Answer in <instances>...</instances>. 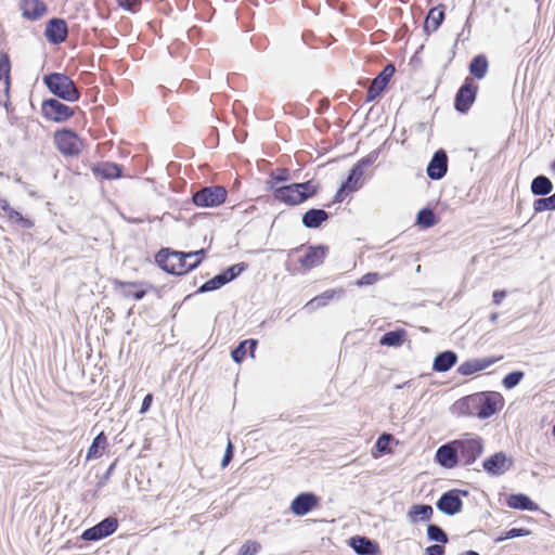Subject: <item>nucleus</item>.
I'll return each mask as SVG.
<instances>
[{
  "label": "nucleus",
  "instance_id": "aec40b11",
  "mask_svg": "<svg viewBox=\"0 0 555 555\" xmlns=\"http://www.w3.org/2000/svg\"><path fill=\"white\" fill-rule=\"evenodd\" d=\"M501 358H494V357H487V358H480V359H469L467 361H464L460 366L457 367V373L463 376H469L477 372L483 371L488 367H490L492 364L498 362Z\"/></svg>",
  "mask_w": 555,
  "mask_h": 555
},
{
  "label": "nucleus",
  "instance_id": "6ab92c4d",
  "mask_svg": "<svg viewBox=\"0 0 555 555\" xmlns=\"http://www.w3.org/2000/svg\"><path fill=\"white\" fill-rule=\"evenodd\" d=\"M328 248L324 245L309 246L305 256L299 259V263L305 269H312L323 263Z\"/></svg>",
  "mask_w": 555,
  "mask_h": 555
},
{
  "label": "nucleus",
  "instance_id": "052dcab7",
  "mask_svg": "<svg viewBox=\"0 0 555 555\" xmlns=\"http://www.w3.org/2000/svg\"><path fill=\"white\" fill-rule=\"evenodd\" d=\"M114 468H115V463L111 464L109 467L107 468L105 478L109 477V475L113 473Z\"/></svg>",
  "mask_w": 555,
  "mask_h": 555
},
{
  "label": "nucleus",
  "instance_id": "ddd939ff",
  "mask_svg": "<svg viewBox=\"0 0 555 555\" xmlns=\"http://www.w3.org/2000/svg\"><path fill=\"white\" fill-rule=\"evenodd\" d=\"M514 461L505 452L499 451L482 462L483 470L490 476H502L512 468Z\"/></svg>",
  "mask_w": 555,
  "mask_h": 555
},
{
  "label": "nucleus",
  "instance_id": "39448f33",
  "mask_svg": "<svg viewBox=\"0 0 555 555\" xmlns=\"http://www.w3.org/2000/svg\"><path fill=\"white\" fill-rule=\"evenodd\" d=\"M155 262L162 270L172 275H183L192 271L186 253L171 250L168 247L157 251Z\"/></svg>",
  "mask_w": 555,
  "mask_h": 555
},
{
  "label": "nucleus",
  "instance_id": "20e7f679",
  "mask_svg": "<svg viewBox=\"0 0 555 555\" xmlns=\"http://www.w3.org/2000/svg\"><path fill=\"white\" fill-rule=\"evenodd\" d=\"M43 83L57 99L66 102H77L80 91L75 81L63 73H50L43 76Z\"/></svg>",
  "mask_w": 555,
  "mask_h": 555
},
{
  "label": "nucleus",
  "instance_id": "3c124183",
  "mask_svg": "<svg viewBox=\"0 0 555 555\" xmlns=\"http://www.w3.org/2000/svg\"><path fill=\"white\" fill-rule=\"evenodd\" d=\"M233 456H234V447H233L231 440H229L227 448H225L223 459L221 461V466L227 467L230 464V462L233 460Z\"/></svg>",
  "mask_w": 555,
  "mask_h": 555
},
{
  "label": "nucleus",
  "instance_id": "13d9d810",
  "mask_svg": "<svg viewBox=\"0 0 555 555\" xmlns=\"http://www.w3.org/2000/svg\"><path fill=\"white\" fill-rule=\"evenodd\" d=\"M505 297H506L505 291H494L493 295H492L493 304L500 305Z\"/></svg>",
  "mask_w": 555,
  "mask_h": 555
},
{
  "label": "nucleus",
  "instance_id": "2f4dec72",
  "mask_svg": "<svg viewBox=\"0 0 555 555\" xmlns=\"http://www.w3.org/2000/svg\"><path fill=\"white\" fill-rule=\"evenodd\" d=\"M336 294H337L336 291L327 289L324 293H322L321 295H318L314 298H312L311 300H309L305 305L304 309L307 310L308 312H313L317 309L326 306L327 302L330 300H332Z\"/></svg>",
  "mask_w": 555,
  "mask_h": 555
},
{
  "label": "nucleus",
  "instance_id": "338daca9",
  "mask_svg": "<svg viewBox=\"0 0 555 555\" xmlns=\"http://www.w3.org/2000/svg\"><path fill=\"white\" fill-rule=\"evenodd\" d=\"M553 196H554V199H555V193L553 194Z\"/></svg>",
  "mask_w": 555,
  "mask_h": 555
},
{
  "label": "nucleus",
  "instance_id": "864d4df0",
  "mask_svg": "<svg viewBox=\"0 0 555 555\" xmlns=\"http://www.w3.org/2000/svg\"><path fill=\"white\" fill-rule=\"evenodd\" d=\"M444 546L440 544H431L426 547L425 555H443Z\"/></svg>",
  "mask_w": 555,
  "mask_h": 555
},
{
  "label": "nucleus",
  "instance_id": "c85d7f7f",
  "mask_svg": "<svg viewBox=\"0 0 555 555\" xmlns=\"http://www.w3.org/2000/svg\"><path fill=\"white\" fill-rule=\"evenodd\" d=\"M434 509L428 504H414L408 512V518L411 522L428 521L433 516Z\"/></svg>",
  "mask_w": 555,
  "mask_h": 555
},
{
  "label": "nucleus",
  "instance_id": "09e8293b",
  "mask_svg": "<svg viewBox=\"0 0 555 555\" xmlns=\"http://www.w3.org/2000/svg\"><path fill=\"white\" fill-rule=\"evenodd\" d=\"M206 250L204 248L186 253L188 259L195 258L193 262H190L192 270L196 269L204 260Z\"/></svg>",
  "mask_w": 555,
  "mask_h": 555
},
{
  "label": "nucleus",
  "instance_id": "de8ad7c7",
  "mask_svg": "<svg viewBox=\"0 0 555 555\" xmlns=\"http://www.w3.org/2000/svg\"><path fill=\"white\" fill-rule=\"evenodd\" d=\"M260 548V543L256 541H247L241 546L238 555H256Z\"/></svg>",
  "mask_w": 555,
  "mask_h": 555
},
{
  "label": "nucleus",
  "instance_id": "f8f14e48",
  "mask_svg": "<svg viewBox=\"0 0 555 555\" xmlns=\"http://www.w3.org/2000/svg\"><path fill=\"white\" fill-rule=\"evenodd\" d=\"M478 87L472 79L466 78L454 98V107L459 113H467L476 100Z\"/></svg>",
  "mask_w": 555,
  "mask_h": 555
},
{
  "label": "nucleus",
  "instance_id": "680f3d73",
  "mask_svg": "<svg viewBox=\"0 0 555 555\" xmlns=\"http://www.w3.org/2000/svg\"><path fill=\"white\" fill-rule=\"evenodd\" d=\"M462 555H479V553H478V552H476V551H472V550H470V551H466V552H464Z\"/></svg>",
  "mask_w": 555,
  "mask_h": 555
},
{
  "label": "nucleus",
  "instance_id": "72a5a7b5",
  "mask_svg": "<svg viewBox=\"0 0 555 555\" xmlns=\"http://www.w3.org/2000/svg\"><path fill=\"white\" fill-rule=\"evenodd\" d=\"M106 443L107 438L103 431L96 435L88 449L87 460L100 457L105 449Z\"/></svg>",
  "mask_w": 555,
  "mask_h": 555
},
{
  "label": "nucleus",
  "instance_id": "9d476101",
  "mask_svg": "<svg viewBox=\"0 0 555 555\" xmlns=\"http://www.w3.org/2000/svg\"><path fill=\"white\" fill-rule=\"evenodd\" d=\"M57 150L65 156H76L80 153L81 141L70 129L57 130L54 134Z\"/></svg>",
  "mask_w": 555,
  "mask_h": 555
},
{
  "label": "nucleus",
  "instance_id": "a19ab883",
  "mask_svg": "<svg viewBox=\"0 0 555 555\" xmlns=\"http://www.w3.org/2000/svg\"><path fill=\"white\" fill-rule=\"evenodd\" d=\"M533 210L535 214L545 210H555V199L553 194L548 197L538 198L533 202Z\"/></svg>",
  "mask_w": 555,
  "mask_h": 555
},
{
  "label": "nucleus",
  "instance_id": "cd10ccee",
  "mask_svg": "<svg viewBox=\"0 0 555 555\" xmlns=\"http://www.w3.org/2000/svg\"><path fill=\"white\" fill-rule=\"evenodd\" d=\"M444 7H437L429 10L425 22H424V30L427 34L436 31L444 20Z\"/></svg>",
  "mask_w": 555,
  "mask_h": 555
},
{
  "label": "nucleus",
  "instance_id": "2eb2a0df",
  "mask_svg": "<svg viewBox=\"0 0 555 555\" xmlns=\"http://www.w3.org/2000/svg\"><path fill=\"white\" fill-rule=\"evenodd\" d=\"M395 72L396 68L392 63H388L382 69V72L371 81V85L366 90V102H373L382 94Z\"/></svg>",
  "mask_w": 555,
  "mask_h": 555
},
{
  "label": "nucleus",
  "instance_id": "5fc2aeb1",
  "mask_svg": "<svg viewBox=\"0 0 555 555\" xmlns=\"http://www.w3.org/2000/svg\"><path fill=\"white\" fill-rule=\"evenodd\" d=\"M348 188H345V184L341 183L340 188L338 189V191L336 192L335 196H334V202H343L345 196L348 194Z\"/></svg>",
  "mask_w": 555,
  "mask_h": 555
},
{
  "label": "nucleus",
  "instance_id": "b1692460",
  "mask_svg": "<svg viewBox=\"0 0 555 555\" xmlns=\"http://www.w3.org/2000/svg\"><path fill=\"white\" fill-rule=\"evenodd\" d=\"M92 172L94 176L106 180L117 179L122 176V166L115 163L102 162L92 167Z\"/></svg>",
  "mask_w": 555,
  "mask_h": 555
},
{
  "label": "nucleus",
  "instance_id": "a18cd8bd",
  "mask_svg": "<svg viewBox=\"0 0 555 555\" xmlns=\"http://www.w3.org/2000/svg\"><path fill=\"white\" fill-rule=\"evenodd\" d=\"M246 353L247 343L243 340L231 351V358L235 363H241L245 359Z\"/></svg>",
  "mask_w": 555,
  "mask_h": 555
},
{
  "label": "nucleus",
  "instance_id": "69168bd1",
  "mask_svg": "<svg viewBox=\"0 0 555 555\" xmlns=\"http://www.w3.org/2000/svg\"><path fill=\"white\" fill-rule=\"evenodd\" d=\"M552 435L555 437V425L552 428Z\"/></svg>",
  "mask_w": 555,
  "mask_h": 555
},
{
  "label": "nucleus",
  "instance_id": "e2e57ef3",
  "mask_svg": "<svg viewBox=\"0 0 555 555\" xmlns=\"http://www.w3.org/2000/svg\"><path fill=\"white\" fill-rule=\"evenodd\" d=\"M498 317H499L498 313H492L491 317H490V320L492 322H495L498 320Z\"/></svg>",
  "mask_w": 555,
  "mask_h": 555
},
{
  "label": "nucleus",
  "instance_id": "4d7b16f0",
  "mask_svg": "<svg viewBox=\"0 0 555 555\" xmlns=\"http://www.w3.org/2000/svg\"><path fill=\"white\" fill-rule=\"evenodd\" d=\"M245 343H247V351L249 352V356L255 358V351L257 349L258 341L256 339L249 338L245 339Z\"/></svg>",
  "mask_w": 555,
  "mask_h": 555
},
{
  "label": "nucleus",
  "instance_id": "0e129e2a",
  "mask_svg": "<svg viewBox=\"0 0 555 555\" xmlns=\"http://www.w3.org/2000/svg\"><path fill=\"white\" fill-rule=\"evenodd\" d=\"M551 169H552L553 172H555V159L551 164Z\"/></svg>",
  "mask_w": 555,
  "mask_h": 555
},
{
  "label": "nucleus",
  "instance_id": "393cba45",
  "mask_svg": "<svg viewBox=\"0 0 555 555\" xmlns=\"http://www.w3.org/2000/svg\"><path fill=\"white\" fill-rule=\"evenodd\" d=\"M457 362V354L452 350H446L437 353L433 361V370L438 373H444L451 370Z\"/></svg>",
  "mask_w": 555,
  "mask_h": 555
},
{
  "label": "nucleus",
  "instance_id": "e433bc0d",
  "mask_svg": "<svg viewBox=\"0 0 555 555\" xmlns=\"http://www.w3.org/2000/svg\"><path fill=\"white\" fill-rule=\"evenodd\" d=\"M426 533H427L428 540H430V541H435V542L442 543V544H446L449 542V537L446 533V531L440 526H438L436 524L427 525Z\"/></svg>",
  "mask_w": 555,
  "mask_h": 555
},
{
  "label": "nucleus",
  "instance_id": "473e14b6",
  "mask_svg": "<svg viewBox=\"0 0 555 555\" xmlns=\"http://www.w3.org/2000/svg\"><path fill=\"white\" fill-rule=\"evenodd\" d=\"M488 67L487 57L483 54H478L470 61L469 72L475 78L482 79L487 75Z\"/></svg>",
  "mask_w": 555,
  "mask_h": 555
},
{
  "label": "nucleus",
  "instance_id": "49530a36",
  "mask_svg": "<svg viewBox=\"0 0 555 555\" xmlns=\"http://www.w3.org/2000/svg\"><path fill=\"white\" fill-rule=\"evenodd\" d=\"M391 440H392V436L390 434H382L377 438L375 447L380 453H388V452H390Z\"/></svg>",
  "mask_w": 555,
  "mask_h": 555
},
{
  "label": "nucleus",
  "instance_id": "f03ea898",
  "mask_svg": "<svg viewBox=\"0 0 555 555\" xmlns=\"http://www.w3.org/2000/svg\"><path fill=\"white\" fill-rule=\"evenodd\" d=\"M503 403L504 399L500 392L480 391L459 399L451 410L459 416H476L486 420L500 411Z\"/></svg>",
  "mask_w": 555,
  "mask_h": 555
},
{
  "label": "nucleus",
  "instance_id": "58836bf2",
  "mask_svg": "<svg viewBox=\"0 0 555 555\" xmlns=\"http://www.w3.org/2000/svg\"><path fill=\"white\" fill-rule=\"evenodd\" d=\"M4 214L11 221L17 223L23 229H31L34 227V222L30 219L24 217L20 211L12 207Z\"/></svg>",
  "mask_w": 555,
  "mask_h": 555
},
{
  "label": "nucleus",
  "instance_id": "9b49d317",
  "mask_svg": "<svg viewBox=\"0 0 555 555\" xmlns=\"http://www.w3.org/2000/svg\"><path fill=\"white\" fill-rule=\"evenodd\" d=\"M461 495H468V491L459 489L449 490L442 493V495L437 501L436 506L441 513L453 516L462 511L463 501Z\"/></svg>",
  "mask_w": 555,
  "mask_h": 555
},
{
  "label": "nucleus",
  "instance_id": "79ce46f5",
  "mask_svg": "<svg viewBox=\"0 0 555 555\" xmlns=\"http://www.w3.org/2000/svg\"><path fill=\"white\" fill-rule=\"evenodd\" d=\"M525 373L522 371H513L505 375V377L502 380L503 386L506 389H513L515 388L524 378Z\"/></svg>",
  "mask_w": 555,
  "mask_h": 555
},
{
  "label": "nucleus",
  "instance_id": "6e6552de",
  "mask_svg": "<svg viewBox=\"0 0 555 555\" xmlns=\"http://www.w3.org/2000/svg\"><path fill=\"white\" fill-rule=\"evenodd\" d=\"M41 113L50 121L64 122L74 116L75 109L55 98H50L43 100Z\"/></svg>",
  "mask_w": 555,
  "mask_h": 555
},
{
  "label": "nucleus",
  "instance_id": "a211bd4d",
  "mask_svg": "<svg viewBox=\"0 0 555 555\" xmlns=\"http://www.w3.org/2000/svg\"><path fill=\"white\" fill-rule=\"evenodd\" d=\"M448 171V155L446 151L438 150L434 153L430 162L427 165V176L431 180L442 179Z\"/></svg>",
  "mask_w": 555,
  "mask_h": 555
},
{
  "label": "nucleus",
  "instance_id": "a878e982",
  "mask_svg": "<svg viewBox=\"0 0 555 555\" xmlns=\"http://www.w3.org/2000/svg\"><path fill=\"white\" fill-rule=\"evenodd\" d=\"M330 218V214L321 208H311L302 215V224L307 229H317Z\"/></svg>",
  "mask_w": 555,
  "mask_h": 555
},
{
  "label": "nucleus",
  "instance_id": "c9c22d12",
  "mask_svg": "<svg viewBox=\"0 0 555 555\" xmlns=\"http://www.w3.org/2000/svg\"><path fill=\"white\" fill-rule=\"evenodd\" d=\"M248 264L246 262H238L233 266L228 267L227 269L220 272L224 282L228 284L235 280L238 275H241L244 271H246Z\"/></svg>",
  "mask_w": 555,
  "mask_h": 555
},
{
  "label": "nucleus",
  "instance_id": "423d86ee",
  "mask_svg": "<svg viewBox=\"0 0 555 555\" xmlns=\"http://www.w3.org/2000/svg\"><path fill=\"white\" fill-rule=\"evenodd\" d=\"M378 155L379 151L374 150L352 166L347 179L343 182L345 188H348V192H356L363 185L364 168L373 165Z\"/></svg>",
  "mask_w": 555,
  "mask_h": 555
},
{
  "label": "nucleus",
  "instance_id": "bb28decb",
  "mask_svg": "<svg viewBox=\"0 0 555 555\" xmlns=\"http://www.w3.org/2000/svg\"><path fill=\"white\" fill-rule=\"evenodd\" d=\"M506 504L508 507L519 511H537L538 505L524 493H513L509 494L506 499Z\"/></svg>",
  "mask_w": 555,
  "mask_h": 555
},
{
  "label": "nucleus",
  "instance_id": "5701e85b",
  "mask_svg": "<svg viewBox=\"0 0 555 555\" xmlns=\"http://www.w3.org/2000/svg\"><path fill=\"white\" fill-rule=\"evenodd\" d=\"M114 288L125 298H133L134 300H141L146 295V291L143 288L133 291L138 286L143 285L140 282H122L119 280H115Z\"/></svg>",
  "mask_w": 555,
  "mask_h": 555
},
{
  "label": "nucleus",
  "instance_id": "ea45409f",
  "mask_svg": "<svg viewBox=\"0 0 555 555\" xmlns=\"http://www.w3.org/2000/svg\"><path fill=\"white\" fill-rule=\"evenodd\" d=\"M4 214L11 221L17 223L23 229H31L34 227V222L30 219L24 217L20 211L12 207Z\"/></svg>",
  "mask_w": 555,
  "mask_h": 555
},
{
  "label": "nucleus",
  "instance_id": "8fccbe9b",
  "mask_svg": "<svg viewBox=\"0 0 555 555\" xmlns=\"http://www.w3.org/2000/svg\"><path fill=\"white\" fill-rule=\"evenodd\" d=\"M377 280H378V273L369 272V273L364 274L360 280H358L357 285H359V286L372 285Z\"/></svg>",
  "mask_w": 555,
  "mask_h": 555
},
{
  "label": "nucleus",
  "instance_id": "f704fd0d",
  "mask_svg": "<svg viewBox=\"0 0 555 555\" xmlns=\"http://www.w3.org/2000/svg\"><path fill=\"white\" fill-rule=\"evenodd\" d=\"M438 222L435 211L431 208H423L417 212L416 223L424 229L434 227Z\"/></svg>",
  "mask_w": 555,
  "mask_h": 555
},
{
  "label": "nucleus",
  "instance_id": "37998d69",
  "mask_svg": "<svg viewBox=\"0 0 555 555\" xmlns=\"http://www.w3.org/2000/svg\"><path fill=\"white\" fill-rule=\"evenodd\" d=\"M531 533L530 530L525 528H512L507 531H505L502 535L494 539L495 543H501L507 539H514V538H520V537H527Z\"/></svg>",
  "mask_w": 555,
  "mask_h": 555
},
{
  "label": "nucleus",
  "instance_id": "412c9836",
  "mask_svg": "<svg viewBox=\"0 0 555 555\" xmlns=\"http://www.w3.org/2000/svg\"><path fill=\"white\" fill-rule=\"evenodd\" d=\"M348 544L358 555H377L379 553L378 544L364 535L351 537Z\"/></svg>",
  "mask_w": 555,
  "mask_h": 555
},
{
  "label": "nucleus",
  "instance_id": "dca6fc26",
  "mask_svg": "<svg viewBox=\"0 0 555 555\" xmlns=\"http://www.w3.org/2000/svg\"><path fill=\"white\" fill-rule=\"evenodd\" d=\"M44 37L51 44L63 43L68 37L66 21L59 17L51 18L46 25Z\"/></svg>",
  "mask_w": 555,
  "mask_h": 555
},
{
  "label": "nucleus",
  "instance_id": "4468645a",
  "mask_svg": "<svg viewBox=\"0 0 555 555\" xmlns=\"http://www.w3.org/2000/svg\"><path fill=\"white\" fill-rule=\"evenodd\" d=\"M118 528V520L115 517H106L91 528L86 529L81 539L85 541H99L113 534Z\"/></svg>",
  "mask_w": 555,
  "mask_h": 555
},
{
  "label": "nucleus",
  "instance_id": "f257e3e1",
  "mask_svg": "<svg viewBox=\"0 0 555 555\" xmlns=\"http://www.w3.org/2000/svg\"><path fill=\"white\" fill-rule=\"evenodd\" d=\"M485 440L477 434L465 433L460 438L441 444L435 461L446 469L473 465L483 453Z\"/></svg>",
  "mask_w": 555,
  "mask_h": 555
},
{
  "label": "nucleus",
  "instance_id": "603ef678",
  "mask_svg": "<svg viewBox=\"0 0 555 555\" xmlns=\"http://www.w3.org/2000/svg\"><path fill=\"white\" fill-rule=\"evenodd\" d=\"M117 3L122 9L134 12L141 4V0H117Z\"/></svg>",
  "mask_w": 555,
  "mask_h": 555
},
{
  "label": "nucleus",
  "instance_id": "7c9ffc66",
  "mask_svg": "<svg viewBox=\"0 0 555 555\" xmlns=\"http://www.w3.org/2000/svg\"><path fill=\"white\" fill-rule=\"evenodd\" d=\"M531 193L535 196H546L553 190L552 181L544 175H539L531 181Z\"/></svg>",
  "mask_w": 555,
  "mask_h": 555
},
{
  "label": "nucleus",
  "instance_id": "7ed1b4c3",
  "mask_svg": "<svg viewBox=\"0 0 555 555\" xmlns=\"http://www.w3.org/2000/svg\"><path fill=\"white\" fill-rule=\"evenodd\" d=\"M270 190L273 192L275 199L294 206L314 196L318 192V186L313 184L312 180H309L279 188L274 186L273 183H270Z\"/></svg>",
  "mask_w": 555,
  "mask_h": 555
},
{
  "label": "nucleus",
  "instance_id": "4be33fe9",
  "mask_svg": "<svg viewBox=\"0 0 555 555\" xmlns=\"http://www.w3.org/2000/svg\"><path fill=\"white\" fill-rule=\"evenodd\" d=\"M23 16L28 21H37L47 13V4L41 0H22L20 3Z\"/></svg>",
  "mask_w": 555,
  "mask_h": 555
},
{
  "label": "nucleus",
  "instance_id": "0eeeda50",
  "mask_svg": "<svg viewBox=\"0 0 555 555\" xmlns=\"http://www.w3.org/2000/svg\"><path fill=\"white\" fill-rule=\"evenodd\" d=\"M228 192L221 185L205 186L192 196L194 205L198 207H217L227 199Z\"/></svg>",
  "mask_w": 555,
  "mask_h": 555
},
{
  "label": "nucleus",
  "instance_id": "bf43d9fd",
  "mask_svg": "<svg viewBox=\"0 0 555 555\" xmlns=\"http://www.w3.org/2000/svg\"><path fill=\"white\" fill-rule=\"evenodd\" d=\"M0 208L3 212H7L11 209L10 204L5 198H0Z\"/></svg>",
  "mask_w": 555,
  "mask_h": 555
},
{
  "label": "nucleus",
  "instance_id": "c03bdc74",
  "mask_svg": "<svg viewBox=\"0 0 555 555\" xmlns=\"http://www.w3.org/2000/svg\"><path fill=\"white\" fill-rule=\"evenodd\" d=\"M289 179V171L285 168L276 169L270 175V181L267 182L268 189L270 190V183L275 185L276 182H285Z\"/></svg>",
  "mask_w": 555,
  "mask_h": 555
},
{
  "label": "nucleus",
  "instance_id": "1a4fd4ad",
  "mask_svg": "<svg viewBox=\"0 0 555 555\" xmlns=\"http://www.w3.org/2000/svg\"><path fill=\"white\" fill-rule=\"evenodd\" d=\"M10 87H11V61L5 52L0 53V105H2L7 113L13 111L10 102Z\"/></svg>",
  "mask_w": 555,
  "mask_h": 555
},
{
  "label": "nucleus",
  "instance_id": "f3484780",
  "mask_svg": "<svg viewBox=\"0 0 555 555\" xmlns=\"http://www.w3.org/2000/svg\"><path fill=\"white\" fill-rule=\"evenodd\" d=\"M320 499L313 492H301L294 498L289 509L296 516H305L319 505Z\"/></svg>",
  "mask_w": 555,
  "mask_h": 555
},
{
  "label": "nucleus",
  "instance_id": "6e6d98bb",
  "mask_svg": "<svg viewBox=\"0 0 555 555\" xmlns=\"http://www.w3.org/2000/svg\"><path fill=\"white\" fill-rule=\"evenodd\" d=\"M152 401H153V396L152 393H147L143 401H142V404H141V409H140V412L141 413H145L150 410L151 408V404H152Z\"/></svg>",
  "mask_w": 555,
  "mask_h": 555
},
{
  "label": "nucleus",
  "instance_id": "c756f323",
  "mask_svg": "<svg viewBox=\"0 0 555 555\" xmlns=\"http://www.w3.org/2000/svg\"><path fill=\"white\" fill-rule=\"evenodd\" d=\"M406 338V331L403 328H397L393 331L386 332L382 335L379 344L387 347H400L403 345Z\"/></svg>",
  "mask_w": 555,
  "mask_h": 555
},
{
  "label": "nucleus",
  "instance_id": "4c0bfd02",
  "mask_svg": "<svg viewBox=\"0 0 555 555\" xmlns=\"http://www.w3.org/2000/svg\"><path fill=\"white\" fill-rule=\"evenodd\" d=\"M227 283L224 282L223 278L220 273L211 278L210 280L206 281L204 284H202L198 289L196 291L197 294H204L208 292H214L222 286H224Z\"/></svg>",
  "mask_w": 555,
  "mask_h": 555
}]
</instances>
